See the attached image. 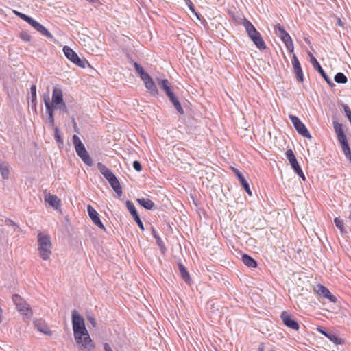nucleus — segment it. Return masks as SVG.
<instances>
[{
  "mask_svg": "<svg viewBox=\"0 0 351 351\" xmlns=\"http://www.w3.org/2000/svg\"><path fill=\"white\" fill-rule=\"evenodd\" d=\"M55 108L58 109L60 112L62 113H66L68 112L67 106L64 101L61 103V104L53 106V109Z\"/></svg>",
  "mask_w": 351,
  "mask_h": 351,
  "instance_id": "obj_39",
  "label": "nucleus"
},
{
  "mask_svg": "<svg viewBox=\"0 0 351 351\" xmlns=\"http://www.w3.org/2000/svg\"><path fill=\"white\" fill-rule=\"evenodd\" d=\"M156 81L160 88L164 90L167 97L173 93L171 90L170 83L167 79L157 78Z\"/></svg>",
  "mask_w": 351,
  "mask_h": 351,
  "instance_id": "obj_20",
  "label": "nucleus"
},
{
  "mask_svg": "<svg viewBox=\"0 0 351 351\" xmlns=\"http://www.w3.org/2000/svg\"><path fill=\"white\" fill-rule=\"evenodd\" d=\"M14 13L19 16L21 19H23V21H27V20L28 19V18L29 16H28L27 15L25 14H23L21 12H17V11H14Z\"/></svg>",
  "mask_w": 351,
  "mask_h": 351,
  "instance_id": "obj_47",
  "label": "nucleus"
},
{
  "mask_svg": "<svg viewBox=\"0 0 351 351\" xmlns=\"http://www.w3.org/2000/svg\"><path fill=\"white\" fill-rule=\"evenodd\" d=\"M341 145L346 157L351 162V151L348 141L341 143Z\"/></svg>",
  "mask_w": 351,
  "mask_h": 351,
  "instance_id": "obj_32",
  "label": "nucleus"
},
{
  "mask_svg": "<svg viewBox=\"0 0 351 351\" xmlns=\"http://www.w3.org/2000/svg\"><path fill=\"white\" fill-rule=\"evenodd\" d=\"M334 222L335 223L336 227L341 231V233L344 234L347 232L344 228L343 220L336 217L334 219Z\"/></svg>",
  "mask_w": 351,
  "mask_h": 351,
  "instance_id": "obj_37",
  "label": "nucleus"
},
{
  "mask_svg": "<svg viewBox=\"0 0 351 351\" xmlns=\"http://www.w3.org/2000/svg\"><path fill=\"white\" fill-rule=\"evenodd\" d=\"M333 126L335 132L337 136H339L344 134L342 125L336 121H333Z\"/></svg>",
  "mask_w": 351,
  "mask_h": 351,
  "instance_id": "obj_36",
  "label": "nucleus"
},
{
  "mask_svg": "<svg viewBox=\"0 0 351 351\" xmlns=\"http://www.w3.org/2000/svg\"><path fill=\"white\" fill-rule=\"evenodd\" d=\"M292 64L293 67V71L295 75L297 80L300 82H302L304 80L302 70L300 66V63L295 54H293V56Z\"/></svg>",
  "mask_w": 351,
  "mask_h": 351,
  "instance_id": "obj_15",
  "label": "nucleus"
},
{
  "mask_svg": "<svg viewBox=\"0 0 351 351\" xmlns=\"http://www.w3.org/2000/svg\"><path fill=\"white\" fill-rule=\"evenodd\" d=\"M134 66L142 80L148 79V76H149V75L144 71L143 68L139 64L134 62Z\"/></svg>",
  "mask_w": 351,
  "mask_h": 351,
  "instance_id": "obj_27",
  "label": "nucleus"
},
{
  "mask_svg": "<svg viewBox=\"0 0 351 351\" xmlns=\"http://www.w3.org/2000/svg\"><path fill=\"white\" fill-rule=\"evenodd\" d=\"M35 29L47 38H51L53 37L52 34L40 23L38 25Z\"/></svg>",
  "mask_w": 351,
  "mask_h": 351,
  "instance_id": "obj_33",
  "label": "nucleus"
},
{
  "mask_svg": "<svg viewBox=\"0 0 351 351\" xmlns=\"http://www.w3.org/2000/svg\"><path fill=\"white\" fill-rule=\"evenodd\" d=\"M87 320L91 324L92 326L95 328L97 326V322L94 317L92 315H87Z\"/></svg>",
  "mask_w": 351,
  "mask_h": 351,
  "instance_id": "obj_46",
  "label": "nucleus"
},
{
  "mask_svg": "<svg viewBox=\"0 0 351 351\" xmlns=\"http://www.w3.org/2000/svg\"><path fill=\"white\" fill-rule=\"evenodd\" d=\"M178 269L182 278L185 281L186 283H187L188 285H191L192 282V280L186 267L183 265L182 263H178Z\"/></svg>",
  "mask_w": 351,
  "mask_h": 351,
  "instance_id": "obj_23",
  "label": "nucleus"
},
{
  "mask_svg": "<svg viewBox=\"0 0 351 351\" xmlns=\"http://www.w3.org/2000/svg\"><path fill=\"white\" fill-rule=\"evenodd\" d=\"M280 317L283 322V324L287 327L298 330L299 329L298 323L293 319L291 315L286 311H283L281 313Z\"/></svg>",
  "mask_w": 351,
  "mask_h": 351,
  "instance_id": "obj_13",
  "label": "nucleus"
},
{
  "mask_svg": "<svg viewBox=\"0 0 351 351\" xmlns=\"http://www.w3.org/2000/svg\"><path fill=\"white\" fill-rule=\"evenodd\" d=\"M136 202L145 209L152 210L154 206V203L149 199L145 198H138L136 199Z\"/></svg>",
  "mask_w": 351,
  "mask_h": 351,
  "instance_id": "obj_24",
  "label": "nucleus"
},
{
  "mask_svg": "<svg viewBox=\"0 0 351 351\" xmlns=\"http://www.w3.org/2000/svg\"><path fill=\"white\" fill-rule=\"evenodd\" d=\"M97 168L108 182L116 178L113 173L101 162L97 163Z\"/></svg>",
  "mask_w": 351,
  "mask_h": 351,
  "instance_id": "obj_19",
  "label": "nucleus"
},
{
  "mask_svg": "<svg viewBox=\"0 0 351 351\" xmlns=\"http://www.w3.org/2000/svg\"><path fill=\"white\" fill-rule=\"evenodd\" d=\"M168 98L171 101L177 111L181 114H184V110L181 106V104L178 101V98L175 96V95L173 93L172 95L169 96Z\"/></svg>",
  "mask_w": 351,
  "mask_h": 351,
  "instance_id": "obj_26",
  "label": "nucleus"
},
{
  "mask_svg": "<svg viewBox=\"0 0 351 351\" xmlns=\"http://www.w3.org/2000/svg\"><path fill=\"white\" fill-rule=\"evenodd\" d=\"M45 201L55 209H58L60 206V200L55 195H51L50 193L45 194Z\"/></svg>",
  "mask_w": 351,
  "mask_h": 351,
  "instance_id": "obj_21",
  "label": "nucleus"
},
{
  "mask_svg": "<svg viewBox=\"0 0 351 351\" xmlns=\"http://www.w3.org/2000/svg\"><path fill=\"white\" fill-rule=\"evenodd\" d=\"M35 328L40 332L47 335H51L52 332L50 330L49 326L45 322V321L42 319H36L34 322Z\"/></svg>",
  "mask_w": 351,
  "mask_h": 351,
  "instance_id": "obj_17",
  "label": "nucleus"
},
{
  "mask_svg": "<svg viewBox=\"0 0 351 351\" xmlns=\"http://www.w3.org/2000/svg\"><path fill=\"white\" fill-rule=\"evenodd\" d=\"M343 110H344V112H345V114H346L347 118L348 119L349 121L351 123V110H350V108L346 104H343Z\"/></svg>",
  "mask_w": 351,
  "mask_h": 351,
  "instance_id": "obj_42",
  "label": "nucleus"
},
{
  "mask_svg": "<svg viewBox=\"0 0 351 351\" xmlns=\"http://www.w3.org/2000/svg\"><path fill=\"white\" fill-rule=\"evenodd\" d=\"M287 157L289 161L290 165H291L292 168L294 169L295 173L302 178L303 180H305L304 174L302 172V169L300 168L297 159L293 154V152L291 149H288L286 152Z\"/></svg>",
  "mask_w": 351,
  "mask_h": 351,
  "instance_id": "obj_10",
  "label": "nucleus"
},
{
  "mask_svg": "<svg viewBox=\"0 0 351 351\" xmlns=\"http://www.w3.org/2000/svg\"><path fill=\"white\" fill-rule=\"evenodd\" d=\"M289 118L293 125H294L295 130L300 134L309 139L312 138L310 132L306 128L305 125L302 122H301L299 118L294 115H289Z\"/></svg>",
  "mask_w": 351,
  "mask_h": 351,
  "instance_id": "obj_9",
  "label": "nucleus"
},
{
  "mask_svg": "<svg viewBox=\"0 0 351 351\" xmlns=\"http://www.w3.org/2000/svg\"><path fill=\"white\" fill-rule=\"evenodd\" d=\"M309 55L311 57V62L313 65L314 69L320 73L322 77L325 80V81L330 86H335V84L332 82V80L329 77V76L324 72V71L323 70L319 63L316 60V58L311 53H309Z\"/></svg>",
  "mask_w": 351,
  "mask_h": 351,
  "instance_id": "obj_11",
  "label": "nucleus"
},
{
  "mask_svg": "<svg viewBox=\"0 0 351 351\" xmlns=\"http://www.w3.org/2000/svg\"><path fill=\"white\" fill-rule=\"evenodd\" d=\"M87 211L93 223L99 228L106 231V228L104 224L102 223L101 221L100 220L97 212L90 205H88Z\"/></svg>",
  "mask_w": 351,
  "mask_h": 351,
  "instance_id": "obj_12",
  "label": "nucleus"
},
{
  "mask_svg": "<svg viewBox=\"0 0 351 351\" xmlns=\"http://www.w3.org/2000/svg\"><path fill=\"white\" fill-rule=\"evenodd\" d=\"M125 204H126V207H127L128 210H129V212L130 213V214L132 215L133 218H134L138 215V214L132 202H130V200H127L125 202Z\"/></svg>",
  "mask_w": 351,
  "mask_h": 351,
  "instance_id": "obj_34",
  "label": "nucleus"
},
{
  "mask_svg": "<svg viewBox=\"0 0 351 351\" xmlns=\"http://www.w3.org/2000/svg\"><path fill=\"white\" fill-rule=\"evenodd\" d=\"M269 351H274V350L271 349V350H269Z\"/></svg>",
  "mask_w": 351,
  "mask_h": 351,
  "instance_id": "obj_57",
  "label": "nucleus"
},
{
  "mask_svg": "<svg viewBox=\"0 0 351 351\" xmlns=\"http://www.w3.org/2000/svg\"><path fill=\"white\" fill-rule=\"evenodd\" d=\"M12 300L19 311L26 316H31L29 305L20 295L14 294L12 297Z\"/></svg>",
  "mask_w": 351,
  "mask_h": 351,
  "instance_id": "obj_8",
  "label": "nucleus"
},
{
  "mask_svg": "<svg viewBox=\"0 0 351 351\" xmlns=\"http://www.w3.org/2000/svg\"><path fill=\"white\" fill-rule=\"evenodd\" d=\"M52 243L48 234L39 232L38 234V251L40 257L48 260L52 253Z\"/></svg>",
  "mask_w": 351,
  "mask_h": 351,
  "instance_id": "obj_1",
  "label": "nucleus"
},
{
  "mask_svg": "<svg viewBox=\"0 0 351 351\" xmlns=\"http://www.w3.org/2000/svg\"><path fill=\"white\" fill-rule=\"evenodd\" d=\"M134 221L136 222V223L138 224V227L142 230H144V226H143V223L139 217V215L136 216V217L134 218Z\"/></svg>",
  "mask_w": 351,
  "mask_h": 351,
  "instance_id": "obj_45",
  "label": "nucleus"
},
{
  "mask_svg": "<svg viewBox=\"0 0 351 351\" xmlns=\"http://www.w3.org/2000/svg\"><path fill=\"white\" fill-rule=\"evenodd\" d=\"M73 128H74L75 132H77V134H79L80 131H79V129H78V128L77 126V123H75L74 119L73 120Z\"/></svg>",
  "mask_w": 351,
  "mask_h": 351,
  "instance_id": "obj_51",
  "label": "nucleus"
},
{
  "mask_svg": "<svg viewBox=\"0 0 351 351\" xmlns=\"http://www.w3.org/2000/svg\"><path fill=\"white\" fill-rule=\"evenodd\" d=\"M243 25L245 28L249 37L253 41L256 47L260 50L266 49L265 41L261 37L260 33L256 29L254 26L245 19L243 20Z\"/></svg>",
  "mask_w": 351,
  "mask_h": 351,
  "instance_id": "obj_2",
  "label": "nucleus"
},
{
  "mask_svg": "<svg viewBox=\"0 0 351 351\" xmlns=\"http://www.w3.org/2000/svg\"><path fill=\"white\" fill-rule=\"evenodd\" d=\"M63 52L71 62L81 68H85L86 65L89 64L86 59H80L78 55L69 46L63 47Z\"/></svg>",
  "mask_w": 351,
  "mask_h": 351,
  "instance_id": "obj_5",
  "label": "nucleus"
},
{
  "mask_svg": "<svg viewBox=\"0 0 351 351\" xmlns=\"http://www.w3.org/2000/svg\"><path fill=\"white\" fill-rule=\"evenodd\" d=\"M87 1L89 2H93V3L95 1V0H87Z\"/></svg>",
  "mask_w": 351,
  "mask_h": 351,
  "instance_id": "obj_56",
  "label": "nucleus"
},
{
  "mask_svg": "<svg viewBox=\"0 0 351 351\" xmlns=\"http://www.w3.org/2000/svg\"><path fill=\"white\" fill-rule=\"evenodd\" d=\"M337 138H338V141H339L340 144L348 141L345 134L337 136Z\"/></svg>",
  "mask_w": 351,
  "mask_h": 351,
  "instance_id": "obj_48",
  "label": "nucleus"
},
{
  "mask_svg": "<svg viewBox=\"0 0 351 351\" xmlns=\"http://www.w3.org/2000/svg\"><path fill=\"white\" fill-rule=\"evenodd\" d=\"M317 331L324 335L325 337H327V335L329 334V332H327L321 328H318Z\"/></svg>",
  "mask_w": 351,
  "mask_h": 351,
  "instance_id": "obj_50",
  "label": "nucleus"
},
{
  "mask_svg": "<svg viewBox=\"0 0 351 351\" xmlns=\"http://www.w3.org/2000/svg\"><path fill=\"white\" fill-rule=\"evenodd\" d=\"M72 139L77 156L86 165L91 167L93 165V160L80 138L75 134L73 136Z\"/></svg>",
  "mask_w": 351,
  "mask_h": 351,
  "instance_id": "obj_4",
  "label": "nucleus"
},
{
  "mask_svg": "<svg viewBox=\"0 0 351 351\" xmlns=\"http://www.w3.org/2000/svg\"><path fill=\"white\" fill-rule=\"evenodd\" d=\"M110 185L115 191V193L120 197L122 195V189L120 183L117 178L109 182Z\"/></svg>",
  "mask_w": 351,
  "mask_h": 351,
  "instance_id": "obj_25",
  "label": "nucleus"
},
{
  "mask_svg": "<svg viewBox=\"0 0 351 351\" xmlns=\"http://www.w3.org/2000/svg\"><path fill=\"white\" fill-rule=\"evenodd\" d=\"M44 102H45V106L46 108L47 113L48 114V121L50 124V126L53 127V125H54L53 106L51 104L49 97L45 98Z\"/></svg>",
  "mask_w": 351,
  "mask_h": 351,
  "instance_id": "obj_18",
  "label": "nucleus"
},
{
  "mask_svg": "<svg viewBox=\"0 0 351 351\" xmlns=\"http://www.w3.org/2000/svg\"><path fill=\"white\" fill-rule=\"evenodd\" d=\"M63 101V92L61 87L59 86H55L53 88L52 103L51 104L53 106L55 105L61 104Z\"/></svg>",
  "mask_w": 351,
  "mask_h": 351,
  "instance_id": "obj_14",
  "label": "nucleus"
},
{
  "mask_svg": "<svg viewBox=\"0 0 351 351\" xmlns=\"http://www.w3.org/2000/svg\"><path fill=\"white\" fill-rule=\"evenodd\" d=\"M315 291L318 295H322L325 298L328 299L332 302H335L337 301L336 297L332 295L330 291L326 287L322 285H317Z\"/></svg>",
  "mask_w": 351,
  "mask_h": 351,
  "instance_id": "obj_16",
  "label": "nucleus"
},
{
  "mask_svg": "<svg viewBox=\"0 0 351 351\" xmlns=\"http://www.w3.org/2000/svg\"><path fill=\"white\" fill-rule=\"evenodd\" d=\"M326 337L336 345H340L344 343V340L343 339L339 338L336 335V334L332 332H329Z\"/></svg>",
  "mask_w": 351,
  "mask_h": 351,
  "instance_id": "obj_31",
  "label": "nucleus"
},
{
  "mask_svg": "<svg viewBox=\"0 0 351 351\" xmlns=\"http://www.w3.org/2000/svg\"><path fill=\"white\" fill-rule=\"evenodd\" d=\"M274 29L278 36L280 38L282 41L286 45L287 50L289 51L290 52H293L294 49V46L292 39L289 34L280 24H277L275 26Z\"/></svg>",
  "mask_w": 351,
  "mask_h": 351,
  "instance_id": "obj_6",
  "label": "nucleus"
},
{
  "mask_svg": "<svg viewBox=\"0 0 351 351\" xmlns=\"http://www.w3.org/2000/svg\"><path fill=\"white\" fill-rule=\"evenodd\" d=\"M54 138L58 143L61 145L63 144V140L59 133V130L57 127L54 128Z\"/></svg>",
  "mask_w": 351,
  "mask_h": 351,
  "instance_id": "obj_40",
  "label": "nucleus"
},
{
  "mask_svg": "<svg viewBox=\"0 0 351 351\" xmlns=\"http://www.w3.org/2000/svg\"><path fill=\"white\" fill-rule=\"evenodd\" d=\"M337 24L339 25V26H343V23L342 21H341L340 19H337Z\"/></svg>",
  "mask_w": 351,
  "mask_h": 351,
  "instance_id": "obj_53",
  "label": "nucleus"
},
{
  "mask_svg": "<svg viewBox=\"0 0 351 351\" xmlns=\"http://www.w3.org/2000/svg\"><path fill=\"white\" fill-rule=\"evenodd\" d=\"M234 172L236 173L237 176H238V173H240L238 170H234Z\"/></svg>",
  "mask_w": 351,
  "mask_h": 351,
  "instance_id": "obj_55",
  "label": "nucleus"
},
{
  "mask_svg": "<svg viewBox=\"0 0 351 351\" xmlns=\"http://www.w3.org/2000/svg\"><path fill=\"white\" fill-rule=\"evenodd\" d=\"M238 178H239L240 183L241 184V185L243 186V187L247 192V193L249 195H252V191L250 190V185L241 173H238Z\"/></svg>",
  "mask_w": 351,
  "mask_h": 351,
  "instance_id": "obj_30",
  "label": "nucleus"
},
{
  "mask_svg": "<svg viewBox=\"0 0 351 351\" xmlns=\"http://www.w3.org/2000/svg\"><path fill=\"white\" fill-rule=\"evenodd\" d=\"M104 348L105 351H113L110 346L108 343L104 344Z\"/></svg>",
  "mask_w": 351,
  "mask_h": 351,
  "instance_id": "obj_49",
  "label": "nucleus"
},
{
  "mask_svg": "<svg viewBox=\"0 0 351 351\" xmlns=\"http://www.w3.org/2000/svg\"><path fill=\"white\" fill-rule=\"evenodd\" d=\"M143 81L145 84V88L151 95L154 96L158 95V89L150 75L148 76V79L143 80Z\"/></svg>",
  "mask_w": 351,
  "mask_h": 351,
  "instance_id": "obj_22",
  "label": "nucleus"
},
{
  "mask_svg": "<svg viewBox=\"0 0 351 351\" xmlns=\"http://www.w3.org/2000/svg\"><path fill=\"white\" fill-rule=\"evenodd\" d=\"M75 341L78 346L80 350L90 351L95 348V345L88 332H84L83 335H80V338L75 339Z\"/></svg>",
  "mask_w": 351,
  "mask_h": 351,
  "instance_id": "obj_7",
  "label": "nucleus"
},
{
  "mask_svg": "<svg viewBox=\"0 0 351 351\" xmlns=\"http://www.w3.org/2000/svg\"><path fill=\"white\" fill-rule=\"evenodd\" d=\"M133 168L138 172L141 171L142 170V166L141 164L137 161L135 160L133 162Z\"/></svg>",
  "mask_w": 351,
  "mask_h": 351,
  "instance_id": "obj_44",
  "label": "nucleus"
},
{
  "mask_svg": "<svg viewBox=\"0 0 351 351\" xmlns=\"http://www.w3.org/2000/svg\"><path fill=\"white\" fill-rule=\"evenodd\" d=\"M0 171L3 179H8L9 177L8 165L6 162L0 159Z\"/></svg>",
  "mask_w": 351,
  "mask_h": 351,
  "instance_id": "obj_28",
  "label": "nucleus"
},
{
  "mask_svg": "<svg viewBox=\"0 0 351 351\" xmlns=\"http://www.w3.org/2000/svg\"><path fill=\"white\" fill-rule=\"evenodd\" d=\"M190 9L191 10V11H192L193 12H194V13H195V15H197L196 12H195V10H194V8H193V7L190 6Z\"/></svg>",
  "mask_w": 351,
  "mask_h": 351,
  "instance_id": "obj_54",
  "label": "nucleus"
},
{
  "mask_svg": "<svg viewBox=\"0 0 351 351\" xmlns=\"http://www.w3.org/2000/svg\"><path fill=\"white\" fill-rule=\"evenodd\" d=\"M334 80L339 84H346L348 81L347 77L343 73H337L335 75Z\"/></svg>",
  "mask_w": 351,
  "mask_h": 351,
  "instance_id": "obj_35",
  "label": "nucleus"
},
{
  "mask_svg": "<svg viewBox=\"0 0 351 351\" xmlns=\"http://www.w3.org/2000/svg\"><path fill=\"white\" fill-rule=\"evenodd\" d=\"M31 95H32V102H34L36 100V85H32L30 88Z\"/></svg>",
  "mask_w": 351,
  "mask_h": 351,
  "instance_id": "obj_41",
  "label": "nucleus"
},
{
  "mask_svg": "<svg viewBox=\"0 0 351 351\" xmlns=\"http://www.w3.org/2000/svg\"><path fill=\"white\" fill-rule=\"evenodd\" d=\"M242 261L246 266L254 268L257 265L256 261L253 258L247 254L243 255Z\"/></svg>",
  "mask_w": 351,
  "mask_h": 351,
  "instance_id": "obj_29",
  "label": "nucleus"
},
{
  "mask_svg": "<svg viewBox=\"0 0 351 351\" xmlns=\"http://www.w3.org/2000/svg\"><path fill=\"white\" fill-rule=\"evenodd\" d=\"M26 22L28 23L34 29H36V27L38 26V25L39 24L38 22H37L36 21L34 20L31 17H29Z\"/></svg>",
  "mask_w": 351,
  "mask_h": 351,
  "instance_id": "obj_43",
  "label": "nucleus"
},
{
  "mask_svg": "<svg viewBox=\"0 0 351 351\" xmlns=\"http://www.w3.org/2000/svg\"><path fill=\"white\" fill-rule=\"evenodd\" d=\"M71 319L74 339H79L80 335H83L84 332H88L85 326L84 319L75 309L72 311Z\"/></svg>",
  "mask_w": 351,
  "mask_h": 351,
  "instance_id": "obj_3",
  "label": "nucleus"
},
{
  "mask_svg": "<svg viewBox=\"0 0 351 351\" xmlns=\"http://www.w3.org/2000/svg\"><path fill=\"white\" fill-rule=\"evenodd\" d=\"M22 38H23V40H24L25 41H29L30 40V36H29V35L22 36Z\"/></svg>",
  "mask_w": 351,
  "mask_h": 351,
  "instance_id": "obj_52",
  "label": "nucleus"
},
{
  "mask_svg": "<svg viewBox=\"0 0 351 351\" xmlns=\"http://www.w3.org/2000/svg\"><path fill=\"white\" fill-rule=\"evenodd\" d=\"M152 233H153V236L154 237V238L156 239V241H157V244L158 245V246L160 247L161 249V251L162 252H164V250H165V245L163 244V242L162 241L161 239L160 238V237L157 234L156 232L153 230H152Z\"/></svg>",
  "mask_w": 351,
  "mask_h": 351,
  "instance_id": "obj_38",
  "label": "nucleus"
}]
</instances>
